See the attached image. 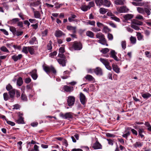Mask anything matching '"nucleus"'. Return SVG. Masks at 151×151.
I'll list each match as a JSON object with an SVG mask.
<instances>
[{
  "mask_svg": "<svg viewBox=\"0 0 151 151\" xmlns=\"http://www.w3.org/2000/svg\"><path fill=\"white\" fill-rule=\"evenodd\" d=\"M96 37L99 39L98 42L101 44L108 46L106 43V40L105 38L104 35L101 32L97 33L96 35Z\"/></svg>",
  "mask_w": 151,
  "mask_h": 151,
  "instance_id": "1",
  "label": "nucleus"
},
{
  "mask_svg": "<svg viewBox=\"0 0 151 151\" xmlns=\"http://www.w3.org/2000/svg\"><path fill=\"white\" fill-rule=\"evenodd\" d=\"M43 67L44 70L48 74H49L51 71L53 73H56L55 70L54 68L52 66H43Z\"/></svg>",
  "mask_w": 151,
  "mask_h": 151,
  "instance_id": "2",
  "label": "nucleus"
},
{
  "mask_svg": "<svg viewBox=\"0 0 151 151\" xmlns=\"http://www.w3.org/2000/svg\"><path fill=\"white\" fill-rule=\"evenodd\" d=\"M75 100V97L73 96H70L68 97L67 99V103L68 105L72 106L74 104Z\"/></svg>",
  "mask_w": 151,
  "mask_h": 151,
  "instance_id": "3",
  "label": "nucleus"
},
{
  "mask_svg": "<svg viewBox=\"0 0 151 151\" xmlns=\"http://www.w3.org/2000/svg\"><path fill=\"white\" fill-rule=\"evenodd\" d=\"M73 47L76 50H80L82 48V45L81 43L75 42L73 45Z\"/></svg>",
  "mask_w": 151,
  "mask_h": 151,
  "instance_id": "4",
  "label": "nucleus"
},
{
  "mask_svg": "<svg viewBox=\"0 0 151 151\" xmlns=\"http://www.w3.org/2000/svg\"><path fill=\"white\" fill-rule=\"evenodd\" d=\"M80 99L81 104L83 105L86 103V98L84 94L82 93L80 94Z\"/></svg>",
  "mask_w": 151,
  "mask_h": 151,
  "instance_id": "5",
  "label": "nucleus"
},
{
  "mask_svg": "<svg viewBox=\"0 0 151 151\" xmlns=\"http://www.w3.org/2000/svg\"><path fill=\"white\" fill-rule=\"evenodd\" d=\"M94 72L97 75L101 76L103 74V72L101 69L99 67H97L94 70Z\"/></svg>",
  "mask_w": 151,
  "mask_h": 151,
  "instance_id": "6",
  "label": "nucleus"
},
{
  "mask_svg": "<svg viewBox=\"0 0 151 151\" xmlns=\"http://www.w3.org/2000/svg\"><path fill=\"white\" fill-rule=\"evenodd\" d=\"M30 74L34 80H35L37 79V76L36 70L35 69L33 70L30 73Z\"/></svg>",
  "mask_w": 151,
  "mask_h": 151,
  "instance_id": "7",
  "label": "nucleus"
},
{
  "mask_svg": "<svg viewBox=\"0 0 151 151\" xmlns=\"http://www.w3.org/2000/svg\"><path fill=\"white\" fill-rule=\"evenodd\" d=\"M117 11L120 13L126 12L128 10L127 8L124 6H122L117 9Z\"/></svg>",
  "mask_w": 151,
  "mask_h": 151,
  "instance_id": "8",
  "label": "nucleus"
},
{
  "mask_svg": "<svg viewBox=\"0 0 151 151\" xmlns=\"http://www.w3.org/2000/svg\"><path fill=\"white\" fill-rule=\"evenodd\" d=\"M65 35V34L61 31L58 30L55 31V35L57 37H60L62 36Z\"/></svg>",
  "mask_w": 151,
  "mask_h": 151,
  "instance_id": "9",
  "label": "nucleus"
},
{
  "mask_svg": "<svg viewBox=\"0 0 151 151\" xmlns=\"http://www.w3.org/2000/svg\"><path fill=\"white\" fill-rule=\"evenodd\" d=\"M70 73V72L68 70L65 71L63 73V75L61 76V78L63 79L67 78L69 77Z\"/></svg>",
  "mask_w": 151,
  "mask_h": 151,
  "instance_id": "10",
  "label": "nucleus"
},
{
  "mask_svg": "<svg viewBox=\"0 0 151 151\" xmlns=\"http://www.w3.org/2000/svg\"><path fill=\"white\" fill-rule=\"evenodd\" d=\"M67 29L68 30L71 31L73 33H74L76 32V27L68 26L67 27Z\"/></svg>",
  "mask_w": 151,
  "mask_h": 151,
  "instance_id": "11",
  "label": "nucleus"
},
{
  "mask_svg": "<svg viewBox=\"0 0 151 151\" xmlns=\"http://www.w3.org/2000/svg\"><path fill=\"white\" fill-rule=\"evenodd\" d=\"M64 89L65 91L67 92H70L73 90V87H69L68 86H65L64 87Z\"/></svg>",
  "mask_w": 151,
  "mask_h": 151,
  "instance_id": "12",
  "label": "nucleus"
},
{
  "mask_svg": "<svg viewBox=\"0 0 151 151\" xmlns=\"http://www.w3.org/2000/svg\"><path fill=\"white\" fill-rule=\"evenodd\" d=\"M101 144L97 141L94 143L92 147L94 149H98L101 148Z\"/></svg>",
  "mask_w": 151,
  "mask_h": 151,
  "instance_id": "13",
  "label": "nucleus"
},
{
  "mask_svg": "<svg viewBox=\"0 0 151 151\" xmlns=\"http://www.w3.org/2000/svg\"><path fill=\"white\" fill-rule=\"evenodd\" d=\"M116 53L115 52V51L114 50H111V57L113 58L116 60L118 61V58L116 56Z\"/></svg>",
  "mask_w": 151,
  "mask_h": 151,
  "instance_id": "14",
  "label": "nucleus"
},
{
  "mask_svg": "<svg viewBox=\"0 0 151 151\" xmlns=\"http://www.w3.org/2000/svg\"><path fill=\"white\" fill-rule=\"evenodd\" d=\"M15 89H12L9 91L10 97L12 99H13L15 93Z\"/></svg>",
  "mask_w": 151,
  "mask_h": 151,
  "instance_id": "15",
  "label": "nucleus"
},
{
  "mask_svg": "<svg viewBox=\"0 0 151 151\" xmlns=\"http://www.w3.org/2000/svg\"><path fill=\"white\" fill-rule=\"evenodd\" d=\"M22 57V54H19L18 55H14L12 56V58L14 61H17Z\"/></svg>",
  "mask_w": 151,
  "mask_h": 151,
  "instance_id": "16",
  "label": "nucleus"
},
{
  "mask_svg": "<svg viewBox=\"0 0 151 151\" xmlns=\"http://www.w3.org/2000/svg\"><path fill=\"white\" fill-rule=\"evenodd\" d=\"M57 60L59 64L63 66H65L66 61L65 59H57Z\"/></svg>",
  "mask_w": 151,
  "mask_h": 151,
  "instance_id": "17",
  "label": "nucleus"
},
{
  "mask_svg": "<svg viewBox=\"0 0 151 151\" xmlns=\"http://www.w3.org/2000/svg\"><path fill=\"white\" fill-rule=\"evenodd\" d=\"M85 78L87 80L89 81H94L95 79L93 77L91 76L90 75H87L85 77Z\"/></svg>",
  "mask_w": 151,
  "mask_h": 151,
  "instance_id": "18",
  "label": "nucleus"
},
{
  "mask_svg": "<svg viewBox=\"0 0 151 151\" xmlns=\"http://www.w3.org/2000/svg\"><path fill=\"white\" fill-rule=\"evenodd\" d=\"M142 22L136 19H133L132 22V24H134L135 25H142Z\"/></svg>",
  "mask_w": 151,
  "mask_h": 151,
  "instance_id": "19",
  "label": "nucleus"
},
{
  "mask_svg": "<svg viewBox=\"0 0 151 151\" xmlns=\"http://www.w3.org/2000/svg\"><path fill=\"white\" fill-rule=\"evenodd\" d=\"M76 16L73 14L71 15V16L70 17H69L68 18V21L69 22H71L73 21H76V22H78V20L77 19H75L76 17Z\"/></svg>",
  "mask_w": 151,
  "mask_h": 151,
  "instance_id": "20",
  "label": "nucleus"
},
{
  "mask_svg": "<svg viewBox=\"0 0 151 151\" xmlns=\"http://www.w3.org/2000/svg\"><path fill=\"white\" fill-rule=\"evenodd\" d=\"M143 145V143L139 141L136 142L133 145L136 148L141 147Z\"/></svg>",
  "mask_w": 151,
  "mask_h": 151,
  "instance_id": "21",
  "label": "nucleus"
},
{
  "mask_svg": "<svg viewBox=\"0 0 151 151\" xmlns=\"http://www.w3.org/2000/svg\"><path fill=\"white\" fill-rule=\"evenodd\" d=\"M112 66L113 69L115 72L117 73H119L120 72L119 68L117 65L113 64Z\"/></svg>",
  "mask_w": 151,
  "mask_h": 151,
  "instance_id": "22",
  "label": "nucleus"
},
{
  "mask_svg": "<svg viewBox=\"0 0 151 151\" xmlns=\"http://www.w3.org/2000/svg\"><path fill=\"white\" fill-rule=\"evenodd\" d=\"M111 4V2L109 0H104L103 5L109 7Z\"/></svg>",
  "mask_w": 151,
  "mask_h": 151,
  "instance_id": "23",
  "label": "nucleus"
},
{
  "mask_svg": "<svg viewBox=\"0 0 151 151\" xmlns=\"http://www.w3.org/2000/svg\"><path fill=\"white\" fill-rule=\"evenodd\" d=\"M124 0H116L115 1L114 3L116 5H122L124 4Z\"/></svg>",
  "mask_w": 151,
  "mask_h": 151,
  "instance_id": "24",
  "label": "nucleus"
},
{
  "mask_svg": "<svg viewBox=\"0 0 151 151\" xmlns=\"http://www.w3.org/2000/svg\"><path fill=\"white\" fill-rule=\"evenodd\" d=\"M133 17V15L131 14H127L124 15V18L127 20H128L132 19Z\"/></svg>",
  "mask_w": 151,
  "mask_h": 151,
  "instance_id": "25",
  "label": "nucleus"
},
{
  "mask_svg": "<svg viewBox=\"0 0 151 151\" xmlns=\"http://www.w3.org/2000/svg\"><path fill=\"white\" fill-rule=\"evenodd\" d=\"M86 35L91 37L93 38L94 37V33L92 32L91 31H87L86 32Z\"/></svg>",
  "mask_w": 151,
  "mask_h": 151,
  "instance_id": "26",
  "label": "nucleus"
},
{
  "mask_svg": "<svg viewBox=\"0 0 151 151\" xmlns=\"http://www.w3.org/2000/svg\"><path fill=\"white\" fill-rule=\"evenodd\" d=\"M73 117V115L71 113L68 112L65 114V119H69Z\"/></svg>",
  "mask_w": 151,
  "mask_h": 151,
  "instance_id": "27",
  "label": "nucleus"
},
{
  "mask_svg": "<svg viewBox=\"0 0 151 151\" xmlns=\"http://www.w3.org/2000/svg\"><path fill=\"white\" fill-rule=\"evenodd\" d=\"M81 8L82 10L83 11H86L88 9H90V7H88V5L86 6L85 5H82L81 7Z\"/></svg>",
  "mask_w": 151,
  "mask_h": 151,
  "instance_id": "28",
  "label": "nucleus"
},
{
  "mask_svg": "<svg viewBox=\"0 0 151 151\" xmlns=\"http://www.w3.org/2000/svg\"><path fill=\"white\" fill-rule=\"evenodd\" d=\"M34 11L35 17L36 18H39L40 17V14L38 11H34V9L32 8Z\"/></svg>",
  "mask_w": 151,
  "mask_h": 151,
  "instance_id": "29",
  "label": "nucleus"
},
{
  "mask_svg": "<svg viewBox=\"0 0 151 151\" xmlns=\"http://www.w3.org/2000/svg\"><path fill=\"white\" fill-rule=\"evenodd\" d=\"M23 83L22 79V78L19 77L17 80V85L19 86H21Z\"/></svg>",
  "mask_w": 151,
  "mask_h": 151,
  "instance_id": "30",
  "label": "nucleus"
},
{
  "mask_svg": "<svg viewBox=\"0 0 151 151\" xmlns=\"http://www.w3.org/2000/svg\"><path fill=\"white\" fill-rule=\"evenodd\" d=\"M19 20L18 18H14L9 21V23L11 24H16L17 22H18Z\"/></svg>",
  "mask_w": 151,
  "mask_h": 151,
  "instance_id": "31",
  "label": "nucleus"
},
{
  "mask_svg": "<svg viewBox=\"0 0 151 151\" xmlns=\"http://www.w3.org/2000/svg\"><path fill=\"white\" fill-rule=\"evenodd\" d=\"M130 40L131 43L134 44L136 43V38L135 37L132 36L130 38Z\"/></svg>",
  "mask_w": 151,
  "mask_h": 151,
  "instance_id": "32",
  "label": "nucleus"
},
{
  "mask_svg": "<svg viewBox=\"0 0 151 151\" xmlns=\"http://www.w3.org/2000/svg\"><path fill=\"white\" fill-rule=\"evenodd\" d=\"M100 60L101 62L105 66L109 63L106 59L101 58H100Z\"/></svg>",
  "mask_w": 151,
  "mask_h": 151,
  "instance_id": "33",
  "label": "nucleus"
},
{
  "mask_svg": "<svg viewBox=\"0 0 151 151\" xmlns=\"http://www.w3.org/2000/svg\"><path fill=\"white\" fill-rule=\"evenodd\" d=\"M137 10L138 12L140 14H145V9L140 7L137 8Z\"/></svg>",
  "mask_w": 151,
  "mask_h": 151,
  "instance_id": "34",
  "label": "nucleus"
},
{
  "mask_svg": "<svg viewBox=\"0 0 151 151\" xmlns=\"http://www.w3.org/2000/svg\"><path fill=\"white\" fill-rule=\"evenodd\" d=\"M142 96L144 99H148L151 96V94L149 93H142Z\"/></svg>",
  "mask_w": 151,
  "mask_h": 151,
  "instance_id": "35",
  "label": "nucleus"
},
{
  "mask_svg": "<svg viewBox=\"0 0 151 151\" xmlns=\"http://www.w3.org/2000/svg\"><path fill=\"white\" fill-rule=\"evenodd\" d=\"M103 1L102 0H95V2L97 6H100L103 5Z\"/></svg>",
  "mask_w": 151,
  "mask_h": 151,
  "instance_id": "36",
  "label": "nucleus"
},
{
  "mask_svg": "<svg viewBox=\"0 0 151 151\" xmlns=\"http://www.w3.org/2000/svg\"><path fill=\"white\" fill-rule=\"evenodd\" d=\"M107 10L103 8H101L100 9L99 12L102 14H104L107 12Z\"/></svg>",
  "mask_w": 151,
  "mask_h": 151,
  "instance_id": "37",
  "label": "nucleus"
},
{
  "mask_svg": "<svg viewBox=\"0 0 151 151\" xmlns=\"http://www.w3.org/2000/svg\"><path fill=\"white\" fill-rule=\"evenodd\" d=\"M10 31L12 32L14 35L16 32V28L14 27L10 26L9 27Z\"/></svg>",
  "mask_w": 151,
  "mask_h": 151,
  "instance_id": "38",
  "label": "nucleus"
},
{
  "mask_svg": "<svg viewBox=\"0 0 151 151\" xmlns=\"http://www.w3.org/2000/svg\"><path fill=\"white\" fill-rule=\"evenodd\" d=\"M28 51L31 55L33 54L34 53V50L32 47H28Z\"/></svg>",
  "mask_w": 151,
  "mask_h": 151,
  "instance_id": "39",
  "label": "nucleus"
},
{
  "mask_svg": "<svg viewBox=\"0 0 151 151\" xmlns=\"http://www.w3.org/2000/svg\"><path fill=\"white\" fill-rule=\"evenodd\" d=\"M36 41V38L34 37H32L29 41V43L31 45H33Z\"/></svg>",
  "mask_w": 151,
  "mask_h": 151,
  "instance_id": "40",
  "label": "nucleus"
},
{
  "mask_svg": "<svg viewBox=\"0 0 151 151\" xmlns=\"http://www.w3.org/2000/svg\"><path fill=\"white\" fill-rule=\"evenodd\" d=\"M17 123L18 124H23L24 123L23 119L21 117H20L17 120Z\"/></svg>",
  "mask_w": 151,
  "mask_h": 151,
  "instance_id": "41",
  "label": "nucleus"
},
{
  "mask_svg": "<svg viewBox=\"0 0 151 151\" xmlns=\"http://www.w3.org/2000/svg\"><path fill=\"white\" fill-rule=\"evenodd\" d=\"M137 36L138 40H142L143 37V35H142L140 32L137 33Z\"/></svg>",
  "mask_w": 151,
  "mask_h": 151,
  "instance_id": "42",
  "label": "nucleus"
},
{
  "mask_svg": "<svg viewBox=\"0 0 151 151\" xmlns=\"http://www.w3.org/2000/svg\"><path fill=\"white\" fill-rule=\"evenodd\" d=\"M0 50L2 51L5 52H9V50L4 46H3L1 47Z\"/></svg>",
  "mask_w": 151,
  "mask_h": 151,
  "instance_id": "43",
  "label": "nucleus"
},
{
  "mask_svg": "<svg viewBox=\"0 0 151 151\" xmlns=\"http://www.w3.org/2000/svg\"><path fill=\"white\" fill-rule=\"evenodd\" d=\"M121 45L122 48L125 49L126 47V43L125 41H123L121 42Z\"/></svg>",
  "mask_w": 151,
  "mask_h": 151,
  "instance_id": "44",
  "label": "nucleus"
},
{
  "mask_svg": "<svg viewBox=\"0 0 151 151\" xmlns=\"http://www.w3.org/2000/svg\"><path fill=\"white\" fill-rule=\"evenodd\" d=\"M3 96L4 100L6 101H7L9 98V95L6 93H4Z\"/></svg>",
  "mask_w": 151,
  "mask_h": 151,
  "instance_id": "45",
  "label": "nucleus"
},
{
  "mask_svg": "<svg viewBox=\"0 0 151 151\" xmlns=\"http://www.w3.org/2000/svg\"><path fill=\"white\" fill-rule=\"evenodd\" d=\"M146 126L148 127L147 129L149 131L151 132V125L148 122H146L145 124Z\"/></svg>",
  "mask_w": 151,
  "mask_h": 151,
  "instance_id": "46",
  "label": "nucleus"
},
{
  "mask_svg": "<svg viewBox=\"0 0 151 151\" xmlns=\"http://www.w3.org/2000/svg\"><path fill=\"white\" fill-rule=\"evenodd\" d=\"M57 54V52L55 51L52 52H51L49 54V56L52 58H53Z\"/></svg>",
  "mask_w": 151,
  "mask_h": 151,
  "instance_id": "47",
  "label": "nucleus"
},
{
  "mask_svg": "<svg viewBox=\"0 0 151 151\" xmlns=\"http://www.w3.org/2000/svg\"><path fill=\"white\" fill-rule=\"evenodd\" d=\"M28 47H24L23 48L22 51L25 54H27L28 53Z\"/></svg>",
  "mask_w": 151,
  "mask_h": 151,
  "instance_id": "48",
  "label": "nucleus"
},
{
  "mask_svg": "<svg viewBox=\"0 0 151 151\" xmlns=\"http://www.w3.org/2000/svg\"><path fill=\"white\" fill-rule=\"evenodd\" d=\"M131 27L136 30H138L140 29L139 27L134 24H132Z\"/></svg>",
  "mask_w": 151,
  "mask_h": 151,
  "instance_id": "49",
  "label": "nucleus"
},
{
  "mask_svg": "<svg viewBox=\"0 0 151 151\" xmlns=\"http://www.w3.org/2000/svg\"><path fill=\"white\" fill-rule=\"evenodd\" d=\"M109 51V49L107 48L103 49L101 50V52L103 54H106Z\"/></svg>",
  "mask_w": 151,
  "mask_h": 151,
  "instance_id": "50",
  "label": "nucleus"
},
{
  "mask_svg": "<svg viewBox=\"0 0 151 151\" xmlns=\"http://www.w3.org/2000/svg\"><path fill=\"white\" fill-rule=\"evenodd\" d=\"M135 18L137 19H139V20H144V18H143V17L142 16V15H141L139 14H138V15H137L136 17H135Z\"/></svg>",
  "mask_w": 151,
  "mask_h": 151,
  "instance_id": "51",
  "label": "nucleus"
},
{
  "mask_svg": "<svg viewBox=\"0 0 151 151\" xmlns=\"http://www.w3.org/2000/svg\"><path fill=\"white\" fill-rule=\"evenodd\" d=\"M150 9H149L147 8H145V12L147 14L148 16H149L150 14Z\"/></svg>",
  "mask_w": 151,
  "mask_h": 151,
  "instance_id": "52",
  "label": "nucleus"
},
{
  "mask_svg": "<svg viewBox=\"0 0 151 151\" xmlns=\"http://www.w3.org/2000/svg\"><path fill=\"white\" fill-rule=\"evenodd\" d=\"M40 3V1H35L32 4V5L33 6H36L37 5H39Z\"/></svg>",
  "mask_w": 151,
  "mask_h": 151,
  "instance_id": "53",
  "label": "nucleus"
},
{
  "mask_svg": "<svg viewBox=\"0 0 151 151\" xmlns=\"http://www.w3.org/2000/svg\"><path fill=\"white\" fill-rule=\"evenodd\" d=\"M111 19L113 20H114L115 21H116V22H120V19L119 18L116 17L114 15V17H112Z\"/></svg>",
  "mask_w": 151,
  "mask_h": 151,
  "instance_id": "54",
  "label": "nucleus"
},
{
  "mask_svg": "<svg viewBox=\"0 0 151 151\" xmlns=\"http://www.w3.org/2000/svg\"><path fill=\"white\" fill-rule=\"evenodd\" d=\"M103 27V29L102 31L103 32L106 33L109 31V29L107 27L104 26Z\"/></svg>",
  "mask_w": 151,
  "mask_h": 151,
  "instance_id": "55",
  "label": "nucleus"
},
{
  "mask_svg": "<svg viewBox=\"0 0 151 151\" xmlns=\"http://www.w3.org/2000/svg\"><path fill=\"white\" fill-rule=\"evenodd\" d=\"M6 88L7 91H9L12 89V87L10 84H8L6 87Z\"/></svg>",
  "mask_w": 151,
  "mask_h": 151,
  "instance_id": "56",
  "label": "nucleus"
},
{
  "mask_svg": "<svg viewBox=\"0 0 151 151\" xmlns=\"http://www.w3.org/2000/svg\"><path fill=\"white\" fill-rule=\"evenodd\" d=\"M87 23L91 25H95V22L94 21H88L87 22Z\"/></svg>",
  "mask_w": 151,
  "mask_h": 151,
  "instance_id": "57",
  "label": "nucleus"
},
{
  "mask_svg": "<svg viewBox=\"0 0 151 151\" xmlns=\"http://www.w3.org/2000/svg\"><path fill=\"white\" fill-rule=\"evenodd\" d=\"M23 33V32L22 31H16V33L14 35H16L17 36H19L21 35Z\"/></svg>",
  "mask_w": 151,
  "mask_h": 151,
  "instance_id": "58",
  "label": "nucleus"
},
{
  "mask_svg": "<svg viewBox=\"0 0 151 151\" xmlns=\"http://www.w3.org/2000/svg\"><path fill=\"white\" fill-rule=\"evenodd\" d=\"M108 38L109 40H112L113 39V36L112 34L109 33L108 35Z\"/></svg>",
  "mask_w": 151,
  "mask_h": 151,
  "instance_id": "59",
  "label": "nucleus"
},
{
  "mask_svg": "<svg viewBox=\"0 0 151 151\" xmlns=\"http://www.w3.org/2000/svg\"><path fill=\"white\" fill-rule=\"evenodd\" d=\"M21 97V99L24 101H26L27 100V98L26 95L23 93L22 94Z\"/></svg>",
  "mask_w": 151,
  "mask_h": 151,
  "instance_id": "60",
  "label": "nucleus"
},
{
  "mask_svg": "<svg viewBox=\"0 0 151 151\" xmlns=\"http://www.w3.org/2000/svg\"><path fill=\"white\" fill-rule=\"evenodd\" d=\"M31 81V78H25V82L26 83H29Z\"/></svg>",
  "mask_w": 151,
  "mask_h": 151,
  "instance_id": "61",
  "label": "nucleus"
},
{
  "mask_svg": "<svg viewBox=\"0 0 151 151\" xmlns=\"http://www.w3.org/2000/svg\"><path fill=\"white\" fill-rule=\"evenodd\" d=\"M59 53H63L65 52L64 48L63 47H61L59 49Z\"/></svg>",
  "mask_w": 151,
  "mask_h": 151,
  "instance_id": "62",
  "label": "nucleus"
},
{
  "mask_svg": "<svg viewBox=\"0 0 151 151\" xmlns=\"http://www.w3.org/2000/svg\"><path fill=\"white\" fill-rule=\"evenodd\" d=\"M6 122L7 124L11 125L12 126H14L15 125V123L14 122H11L10 121H7Z\"/></svg>",
  "mask_w": 151,
  "mask_h": 151,
  "instance_id": "63",
  "label": "nucleus"
},
{
  "mask_svg": "<svg viewBox=\"0 0 151 151\" xmlns=\"http://www.w3.org/2000/svg\"><path fill=\"white\" fill-rule=\"evenodd\" d=\"M108 144L110 145H112L113 144V141L110 139H107Z\"/></svg>",
  "mask_w": 151,
  "mask_h": 151,
  "instance_id": "64",
  "label": "nucleus"
}]
</instances>
